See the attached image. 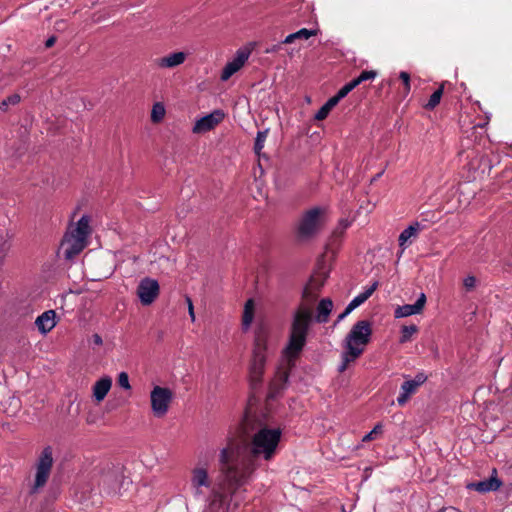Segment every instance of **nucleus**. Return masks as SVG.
<instances>
[{"instance_id": "f257e3e1", "label": "nucleus", "mask_w": 512, "mask_h": 512, "mask_svg": "<svg viewBox=\"0 0 512 512\" xmlns=\"http://www.w3.org/2000/svg\"><path fill=\"white\" fill-rule=\"evenodd\" d=\"M277 450H221L220 469L227 483V491L232 495L243 485L256 468V462L263 456L265 460L274 457Z\"/></svg>"}, {"instance_id": "f03ea898", "label": "nucleus", "mask_w": 512, "mask_h": 512, "mask_svg": "<svg viewBox=\"0 0 512 512\" xmlns=\"http://www.w3.org/2000/svg\"><path fill=\"white\" fill-rule=\"evenodd\" d=\"M311 323L310 305L301 304L293 314L288 342L283 350V354L289 362L295 361L304 349Z\"/></svg>"}, {"instance_id": "7ed1b4c3", "label": "nucleus", "mask_w": 512, "mask_h": 512, "mask_svg": "<svg viewBox=\"0 0 512 512\" xmlns=\"http://www.w3.org/2000/svg\"><path fill=\"white\" fill-rule=\"evenodd\" d=\"M268 332L265 327L257 330L254 341L253 356L249 367L250 389L256 393L262 386L266 363Z\"/></svg>"}, {"instance_id": "20e7f679", "label": "nucleus", "mask_w": 512, "mask_h": 512, "mask_svg": "<svg viewBox=\"0 0 512 512\" xmlns=\"http://www.w3.org/2000/svg\"><path fill=\"white\" fill-rule=\"evenodd\" d=\"M90 221V216L83 214L70 232H66V260L80 254L89 245V237L92 233Z\"/></svg>"}, {"instance_id": "39448f33", "label": "nucleus", "mask_w": 512, "mask_h": 512, "mask_svg": "<svg viewBox=\"0 0 512 512\" xmlns=\"http://www.w3.org/2000/svg\"><path fill=\"white\" fill-rule=\"evenodd\" d=\"M372 334L371 324L367 320L356 322L347 334L344 343V349L352 348L364 351V347L369 343Z\"/></svg>"}, {"instance_id": "423d86ee", "label": "nucleus", "mask_w": 512, "mask_h": 512, "mask_svg": "<svg viewBox=\"0 0 512 512\" xmlns=\"http://www.w3.org/2000/svg\"><path fill=\"white\" fill-rule=\"evenodd\" d=\"M52 465L53 458L51 451L43 450L36 463L35 481L29 490L30 495L37 493L40 488L46 485L50 476Z\"/></svg>"}, {"instance_id": "0eeeda50", "label": "nucleus", "mask_w": 512, "mask_h": 512, "mask_svg": "<svg viewBox=\"0 0 512 512\" xmlns=\"http://www.w3.org/2000/svg\"><path fill=\"white\" fill-rule=\"evenodd\" d=\"M322 213L323 210L320 207H314L302 215L297 225V233L300 238H310L317 232Z\"/></svg>"}, {"instance_id": "6e6552de", "label": "nucleus", "mask_w": 512, "mask_h": 512, "mask_svg": "<svg viewBox=\"0 0 512 512\" xmlns=\"http://www.w3.org/2000/svg\"><path fill=\"white\" fill-rule=\"evenodd\" d=\"M173 399V393L169 388L155 386L150 393L151 408L155 416H164Z\"/></svg>"}, {"instance_id": "1a4fd4ad", "label": "nucleus", "mask_w": 512, "mask_h": 512, "mask_svg": "<svg viewBox=\"0 0 512 512\" xmlns=\"http://www.w3.org/2000/svg\"><path fill=\"white\" fill-rule=\"evenodd\" d=\"M281 434L280 428L260 426L253 436L251 448H277Z\"/></svg>"}, {"instance_id": "9d476101", "label": "nucleus", "mask_w": 512, "mask_h": 512, "mask_svg": "<svg viewBox=\"0 0 512 512\" xmlns=\"http://www.w3.org/2000/svg\"><path fill=\"white\" fill-rule=\"evenodd\" d=\"M160 287L157 280L150 277L143 278L137 287V295L143 305H150L159 295Z\"/></svg>"}, {"instance_id": "9b49d317", "label": "nucleus", "mask_w": 512, "mask_h": 512, "mask_svg": "<svg viewBox=\"0 0 512 512\" xmlns=\"http://www.w3.org/2000/svg\"><path fill=\"white\" fill-rule=\"evenodd\" d=\"M328 278L327 272L317 273L309 279L308 283L303 289L302 297L310 303H313L320 290L324 286L326 279Z\"/></svg>"}, {"instance_id": "f8f14e48", "label": "nucleus", "mask_w": 512, "mask_h": 512, "mask_svg": "<svg viewBox=\"0 0 512 512\" xmlns=\"http://www.w3.org/2000/svg\"><path fill=\"white\" fill-rule=\"evenodd\" d=\"M250 56L248 49H239L232 61H229L222 70L221 80L227 81L233 74L239 71Z\"/></svg>"}, {"instance_id": "ddd939ff", "label": "nucleus", "mask_w": 512, "mask_h": 512, "mask_svg": "<svg viewBox=\"0 0 512 512\" xmlns=\"http://www.w3.org/2000/svg\"><path fill=\"white\" fill-rule=\"evenodd\" d=\"M224 118V113L221 110H214L212 113L201 117L196 121L193 132L203 133L210 131L218 125Z\"/></svg>"}, {"instance_id": "4468645a", "label": "nucleus", "mask_w": 512, "mask_h": 512, "mask_svg": "<svg viewBox=\"0 0 512 512\" xmlns=\"http://www.w3.org/2000/svg\"><path fill=\"white\" fill-rule=\"evenodd\" d=\"M426 303V295L421 293L414 304L398 306L394 311L395 318H403L416 315L422 312Z\"/></svg>"}, {"instance_id": "2eb2a0df", "label": "nucleus", "mask_w": 512, "mask_h": 512, "mask_svg": "<svg viewBox=\"0 0 512 512\" xmlns=\"http://www.w3.org/2000/svg\"><path fill=\"white\" fill-rule=\"evenodd\" d=\"M502 484L503 482L498 477L490 476L489 479L468 483L467 489L474 490L479 493H487L490 491H497Z\"/></svg>"}, {"instance_id": "dca6fc26", "label": "nucleus", "mask_w": 512, "mask_h": 512, "mask_svg": "<svg viewBox=\"0 0 512 512\" xmlns=\"http://www.w3.org/2000/svg\"><path fill=\"white\" fill-rule=\"evenodd\" d=\"M56 325V313L54 310H47L35 320V326L42 334H47Z\"/></svg>"}, {"instance_id": "f3484780", "label": "nucleus", "mask_w": 512, "mask_h": 512, "mask_svg": "<svg viewBox=\"0 0 512 512\" xmlns=\"http://www.w3.org/2000/svg\"><path fill=\"white\" fill-rule=\"evenodd\" d=\"M418 231L419 224L415 223L414 225L408 226L400 233L398 237V242L400 248H402V252H404L405 249L412 244L413 240L416 239Z\"/></svg>"}, {"instance_id": "a211bd4d", "label": "nucleus", "mask_w": 512, "mask_h": 512, "mask_svg": "<svg viewBox=\"0 0 512 512\" xmlns=\"http://www.w3.org/2000/svg\"><path fill=\"white\" fill-rule=\"evenodd\" d=\"M112 386V379L108 376L102 377L93 385V397L97 402L104 400Z\"/></svg>"}, {"instance_id": "6ab92c4d", "label": "nucleus", "mask_w": 512, "mask_h": 512, "mask_svg": "<svg viewBox=\"0 0 512 512\" xmlns=\"http://www.w3.org/2000/svg\"><path fill=\"white\" fill-rule=\"evenodd\" d=\"M185 59L186 54L184 52H174L168 56L157 59L156 63L161 68H173L182 64Z\"/></svg>"}, {"instance_id": "aec40b11", "label": "nucleus", "mask_w": 512, "mask_h": 512, "mask_svg": "<svg viewBox=\"0 0 512 512\" xmlns=\"http://www.w3.org/2000/svg\"><path fill=\"white\" fill-rule=\"evenodd\" d=\"M378 281H374L369 287L365 289L364 292L355 296L347 305V311H353L358 306L363 304L378 288Z\"/></svg>"}, {"instance_id": "412c9836", "label": "nucleus", "mask_w": 512, "mask_h": 512, "mask_svg": "<svg viewBox=\"0 0 512 512\" xmlns=\"http://www.w3.org/2000/svg\"><path fill=\"white\" fill-rule=\"evenodd\" d=\"M333 309V302L330 298H323L317 307L316 322L326 323L329 319V315Z\"/></svg>"}, {"instance_id": "4be33fe9", "label": "nucleus", "mask_w": 512, "mask_h": 512, "mask_svg": "<svg viewBox=\"0 0 512 512\" xmlns=\"http://www.w3.org/2000/svg\"><path fill=\"white\" fill-rule=\"evenodd\" d=\"M289 375L287 372H279L277 378L270 384L269 398H275L286 386Z\"/></svg>"}, {"instance_id": "5701e85b", "label": "nucleus", "mask_w": 512, "mask_h": 512, "mask_svg": "<svg viewBox=\"0 0 512 512\" xmlns=\"http://www.w3.org/2000/svg\"><path fill=\"white\" fill-rule=\"evenodd\" d=\"M361 355V350L354 349L351 347L350 351L344 349L341 354V364L338 366L340 373L344 372L351 362H354Z\"/></svg>"}, {"instance_id": "b1692460", "label": "nucleus", "mask_w": 512, "mask_h": 512, "mask_svg": "<svg viewBox=\"0 0 512 512\" xmlns=\"http://www.w3.org/2000/svg\"><path fill=\"white\" fill-rule=\"evenodd\" d=\"M316 33H317L316 30L302 28V29L298 30L297 32L291 33L288 36H286V38L282 41V43L291 44L296 40H307L311 36L316 35Z\"/></svg>"}, {"instance_id": "393cba45", "label": "nucleus", "mask_w": 512, "mask_h": 512, "mask_svg": "<svg viewBox=\"0 0 512 512\" xmlns=\"http://www.w3.org/2000/svg\"><path fill=\"white\" fill-rule=\"evenodd\" d=\"M254 317V302L249 299L244 306V312L242 317L243 330H248Z\"/></svg>"}, {"instance_id": "a878e982", "label": "nucleus", "mask_w": 512, "mask_h": 512, "mask_svg": "<svg viewBox=\"0 0 512 512\" xmlns=\"http://www.w3.org/2000/svg\"><path fill=\"white\" fill-rule=\"evenodd\" d=\"M118 481H119L118 472L113 471V472H109L106 475H104L101 479L100 484L103 485L104 487L107 484L108 486L105 490L107 493H111L116 490Z\"/></svg>"}, {"instance_id": "bb28decb", "label": "nucleus", "mask_w": 512, "mask_h": 512, "mask_svg": "<svg viewBox=\"0 0 512 512\" xmlns=\"http://www.w3.org/2000/svg\"><path fill=\"white\" fill-rule=\"evenodd\" d=\"M339 102L334 98H329L325 104L316 112L315 119L316 120H324L330 111L338 104Z\"/></svg>"}, {"instance_id": "cd10ccee", "label": "nucleus", "mask_w": 512, "mask_h": 512, "mask_svg": "<svg viewBox=\"0 0 512 512\" xmlns=\"http://www.w3.org/2000/svg\"><path fill=\"white\" fill-rule=\"evenodd\" d=\"M193 484L197 487L199 486H208V474L205 468H196L193 471Z\"/></svg>"}, {"instance_id": "c85d7f7f", "label": "nucleus", "mask_w": 512, "mask_h": 512, "mask_svg": "<svg viewBox=\"0 0 512 512\" xmlns=\"http://www.w3.org/2000/svg\"><path fill=\"white\" fill-rule=\"evenodd\" d=\"M442 95L443 86H440L437 90H435L432 93L425 107L430 110L434 109L440 103Z\"/></svg>"}, {"instance_id": "c756f323", "label": "nucleus", "mask_w": 512, "mask_h": 512, "mask_svg": "<svg viewBox=\"0 0 512 512\" xmlns=\"http://www.w3.org/2000/svg\"><path fill=\"white\" fill-rule=\"evenodd\" d=\"M418 331V327L416 325H408L403 326L401 329L400 343L408 342L412 335Z\"/></svg>"}, {"instance_id": "7c9ffc66", "label": "nucleus", "mask_w": 512, "mask_h": 512, "mask_svg": "<svg viewBox=\"0 0 512 512\" xmlns=\"http://www.w3.org/2000/svg\"><path fill=\"white\" fill-rule=\"evenodd\" d=\"M267 135H268V129L257 132V136H256L255 142H254L255 153L259 154L260 151L264 148V143L266 141Z\"/></svg>"}, {"instance_id": "2f4dec72", "label": "nucleus", "mask_w": 512, "mask_h": 512, "mask_svg": "<svg viewBox=\"0 0 512 512\" xmlns=\"http://www.w3.org/2000/svg\"><path fill=\"white\" fill-rule=\"evenodd\" d=\"M165 116V108L161 103H155L151 112V120L155 123L160 122Z\"/></svg>"}, {"instance_id": "473e14b6", "label": "nucleus", "mask_w": 512, "mask_h": 512, "mask_svg": "<svg viewBox=\"0 0 512 512\" xmlns=\"http://www.w3.org/2000/svg\"><path fill=\"white\" fill-rule=\"evenodd\" d=\"M356 87L354 81H350L346 83L343 87L339 89V91L333 97L340 102L343 98H345L354 88Z\"/></svg>"}, {"instance_id": "72a5a7b5", "label": "nucleus", "mask_w": 512, "mask_h": 512, "mask_svg": "<svg viewBox=\"0 0 512 512\" xmlns=\"http://www.w3.org/2000/svg\"><path fill=\"white\" fill-rule=\"evenodd\" d=\"M376 72L375 71H363L361 72V74L356 77L355 79H353L356 87L361 84L362 82L364 81H367V80H372L376 77Z\"/></svg>"}, {"instance_id": "f704fd0d", "label": "nucleus", "mask_w": 512, "mask_h": 512, "mask_svg": "<svg viewBox=\"0 0 512 512\" xmlns=\"http://www.w3.org/2000/svg\"><path fill=\"white\" fill-rule=\"evenodd\" d=\"M418 386L415 385V383L412 380L404 381L401 385V390L411 396L414 394L417 390Z\"/></svg>"}, {"instance_id": "c9c22d12", "label": "nucleus", "mask_w": 512, "mask_h": 512, "mask_svg": "<svg viewBox=\"0 0 512 512\" xmlns=\"http://www.w3.org/2000/svg\"><path fill=\"white\" fill-rule=\"evenodd\" d=\"M118 384L120 387H122L123 389H130L131 386H130V383H129V377H128V374L126 372H121L118 376Z\"/></svg>"}, {"instance_id": "e433bc0d", "label": "nucleus", "mask_w": 512, "mask_h": 512, "mask_svg": "<svg viewBox=\"0 0 512 512\" xmlns=\"http://www.w3.org/2000/svg\"><path fill=\"white\" fill-rule=\"evenodd\" d=\"M19 101H20V96L17 94H14L2 101L1 109H5L9 104H12V105L17 104Z\"/></svg>"}, {"instance_id": "4c0bfd02", "label": "nucleus", "mask_w": 512, "mask_h": 512, "mask_svg": "<svg viewBox=\"0 0 512 512\" xmlns=\"http://www.w3.org/2000/svg\"><path fill=\"white\" fill-rule=\"evenodd\" d=\"M463 285L467 290H472L476 286V278L474 276H467L463 281Z\"/></svg>"}, {"instance_id": "58836bf2", "label": "nucleus", "mask_w": 512, "mask_h": 512, "mask_svg": "<svg viewBox=\"0 0 512 512\" xmlns=\"http://www.w3.org/2000/svg\"><path fill=\"white\" fill-rule=\"evenodd\" d=\"M416 386H421L423 383L426 382L427 380V375L424 374L423 372H419L415 375L414 379H411Z\"/></svg>"}, {"instance_id": "ea45409f", "label": "nucleus", "mask_w": 512, "mask_h": 512, "mask_svg": "<svg viewBox=\"0 0 512 512\" xmlns=\"http://www.w3.org/2000/svg\"><path fill=\"white\" fill-rule=\"evenodd\" d=\"M323 456H325L326 459L331 460V461H335L336 458L341 460L346 457L344 455L337 456L333 450H326L325 452H323Z\"/></svg>"}, {"instance_id": "a19ab883", "label": "nucleus", "mask_w": 512, "mask_h": 512, "mask_svg": "<svg viewBox=\"0 0 512 512\" xmlns=\"http://www.w3.org/2000/svg\"><path fill=\"white\" fill-rule=\"evenodd\" d=\"M381 430H382V426L379 424L376 425L372 431H370L368 434L363 436L362 441L365 442V441L372 439L373 435L381 432Z\"/></svg>"}, {"instance_id": "79ce46f5", "label": "nucleus", "mask_w": 512, "mask_h": 512, "mask_svg": "<svg viewBox=\"0 0 512 512\" xmlns=\"http://www.w3.org/2000/svg\"><path fill=\"white\" fill-rule=\"evenodd\" d=\"M185 300H186V303L188 306L189 316H190L191 320L194 322L195 321V312H194L193 302L189 296H186Z\"/></svg>"}, {"instance_id": "37998d69", "label": "nucleus", "mask_w": 512, "mask_h": 512, "mask_svg": "<svg viewBox=\"0 0 512 512\" xmlns=\"http://www.w3.org/2000/svg\"><path fill=\"white\" fill-rule=\"evenodd\" d=\"M283 44L284 43L280 42V43H277V44H273V45L267 46L265 48L264 52L267 53V54L276 53V52H278L282 48Z\"/></svg>"}, {"instance_id": "c03bdc74", "label": "nucleus", "mask_w": 512, "mask_h": 512, "mask_svg": "<svg viewBox=\"0 0 512 512\" xmlns=\"http://www.w3.org/2000/svg\"><path fill=\"white\" fill-rule=\"evenodd\" d=\"M400 79L403 81L406 89H410V75L405 72V71H402L400 72V75H399Z\"/></svg>"}, {"instance_id": "a18cd8bd", "label": "nucleus", "mask_w": 512, "mask_h": 512, "mask_svg": "<svg viewBox=\"0 0 512 512\" xmlns=\"http://www.w3.org/2000/svg\"><path fill=\"white\" fill-rule=\"evenodd\" d=\"M9 248H10V244L7 240H3L0 243V259L4 257V255L9 250Z\"/></svg>"}, {"instance_id": "49530a36", "label": "nucleus", "mask_w": 512, "mask_h": 512, "mask_svg": "<svg viewBox=\"0 0 512 512\" xmlns=\"http://www.w3.org/2000/svg\"><path fill=\"white\" fill-rule=\"evenodd\" d=\"M409 398L410 396L401 390L399 396L397 397L398 405L403 406L404 404H406Z\"/></svg>"}, {"instance_id": "de8ad7c7", "label": "nucleus", "mask_w": 512, "mask_h": 512, "mask_svg": "<svg viewBox=\"0 0 512 512\" xmlns=\"http://www.w3.org/2000/svg\"><path fill=\"white\" fill-rule=\"evenodd\" d=\"M352 311H347V307L344 309V311L338 315L336 324L344 320Z\"/></svg>"}, {"instance_id": "09e8293b", "label": "nucleus", "mask_w": 512, "mask_h": 512, "mask_svg": "<svg viewBox=\"0 0 512 512\" xmlns=\"http://www.w3.org/2000/svg\"><path fill=\"white\" fill-rule=\"evenodd\" d=\"M241 438H242V440L240 442H238V443L232 442V443L228 444L226 448H243L242 442L245 440V436L242 435Z\"/></svg>"}, {"instance_id": "8fccbe9b", "label": "nucleus", "mask_w": 512, "mask_h": 512, "mask_svg": "<svg viewBox=\"0 0 512 512\" xmlns=\"http://www.w3.org/2000/svg\"><path fill=\"white\" fill-rule=\"evenodd\" d=\"M56 40L57 38L55 36H50L45 42L46 48L52 47L55 44Z\"/></svg>"}, {"instance_id": "3c124183", "label": "nucleus", "mask_w": 512, "mask_h": 512, "mask_svg": "<svg viewBox=\"0 0 512 512\" xmlns=\"http://www.w3.org/2000/svg\"><path fill=\"white\" fill-rule=\"evenodd\" d=\"M141 461H142V462H143V464H144V465H146V466H149V467H152V466H153V464H152V463L147 459V455H146V453H143V454L141 455Z\"/></svg>"}, {"instance_id": "603ef678", "label": "nucleus", "mask_w": 512, "mask_h": 512, "mask_svg": "<svg viewBox=\"0 0 512 512\" xmlns=\"http://www.w3.org/2000/svg\"><path fill=\"white\" fill-rule=\"evenodd\" d=\"M92 339H93V343L96 344V345H101L102 344V338L100 335L98 334H94L92 336Z\"/></svg>"}, {"instance_id": "864d4df0", "label": "nucleus", "mask_w": 512, "mask_h": 512, "mask_svg": "<svg viewBox=\"0 0 512 512\" xmlns=\"http://www.w3.org/2000/svg\"><path fill=\"white\" fill-rule=\"evenodd\" d=\"M49 497H51L53 499H56L57 498V494L52 492V491H50Z\"/></svg>"}, {"instance_id": "5fc2aeb1", "label": "nucleus", "mask_w": 512, "mask_h": 512, "mask_svg": "<svg viewBox=\"0 0 512 512\" xmlns=\"http://www.w3.org/2000/svg\"><path fill=\"white\" fill-rule=\"evenodd\" d=\"M491 476L497 477V470H496V468L492 469Z\"/></svg>"}, {"instance_id": "6e6d98bb", "label": "nucleus", "mask_w": 512, "mask_h": 512, "mask_svg": "<svg viewBox=\"0 0 512 512\" xmlns=\"http://www.w3.org/2000/svg\"><path fill=\"white\" fill-rule=\"evenodd\" d=\"M248 421H249L248 416H246V417H245V419H244V423H243V426H244V427L246 426V424L248 423Z\"/></svg>"}, {"instance_id": "4d7b16f0", "label": "nucleus", "mask_w": 512, "mask_h": 512, "mask_svg": "<svg viewBox=\"0 0 512 512\" xmlns=\"http://www.w3.org/2000/svg\"><path fill=\"white\" fill-rule=\"evenodd\" d=\"M62 245H64V237L60 240V247H62Z\"/></svg>"}, {"instance_id": "13d9d810", "label": "nucleus", "mask_w": 512, "mask_h": 512, "mask_svg": "<svg viewBox=\"0 0 512 512\" xmlns=\"http://www.w3.org/2000/svg\"><path fill=\"white\" fill-rule=\"evenodd\" d=\"M402 255H403V252H402V249H401L400 252H398V258H400Z\"/></svg>"}, {"instance_id": "bf43d9fd", "label": "nucleus", "mask_w": 512, "mask_h": 512, "mask_svg": "<svg viewBox=\"0 0 512 512\" xmlns=\"http://www.w3.org/2000/svg\"><path fill=\"white\" fill-rule=\"evenodd\" d=\"M381 174H382V173H378V174L375 176L374 180H375V179H377V178H379V177L381 176Z\"/></svg>"}, {"instance_id": "052dcab7", "label": "nucleus", "mask_w": 512, "mask_h": 512, "mask_svg": "<svg viewBox=\"0 0 512 512\" xmlns=\"http://www.w3.org/2000/svg\"><path fill=\"white\" fill-rule=\"evenodd\" d=\"M74 217H75V212L72 214L71 221L74 219Z\"/></svg>"}, {"instance_id": "680f3d73", "label": "nucleus", "mask_w": 512, "mask_h": 512, "mask_svg": "<svg viewBox=\"0 0 512 512\" xmlns=\"http://www.w3.org/2000/svg\"><path fill=\"white\" fill-rule=\"evenodd\" d=\"M451 512H460V511L457 509H453Z\"/></svg>"}]
</instances>
